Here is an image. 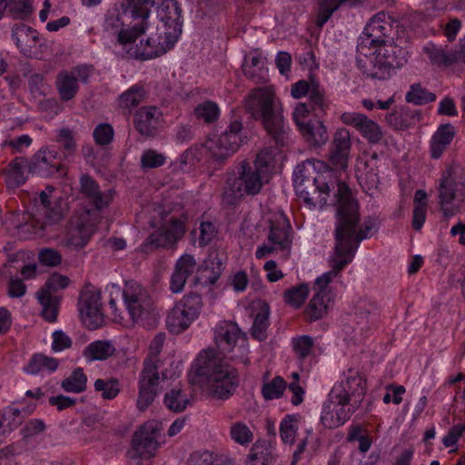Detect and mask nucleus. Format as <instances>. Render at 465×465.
Instances as JSON below:
<instances>
[{
  "mask_svg": "<svg viewBox=\"0 0 465 465\" xmlns=\"http://www.w3.org/2000/svg\"><path fill=\"white\" fill-rule=\"evenodd\" d=\"M330 176L331 171L324 162L307 160L295 167L292 177L295 193L306 204L321 208L336 206V244L330 257L331 270L316 279L317 292H328V284L352 261L360 242L369 238L375 229L371 220L359 223L358 203L345 183H338L331 198L330 184L326 182Z\"/></svg>",
  "mask_w": 465,
  "mask_h": 465,
  "instance_id": "1",
  "label": "nucleus"
},
{
  "mask_svg": "<svg viewBox=\"0 0 465 465\" xmlns=\"http://www.w3.org/2000/svg\"><path fill=\"white\" fill-rule=\"evenodd\" d=\"M193 385L205 390L213 398L228 399L237 386V371L234 368L222 364L213 350L200 351L188 373Z\"/></svg>",
  "mask_w": 465,
  "mask_h": 465,
  "instance_id": "2",
  "label": "nucleus"
},
{
  "mask_svg": "<svg viewBox=\"0 0 465 465\" xmlns=\"http://www.w3.org/2000/svg\"><path fill=\"white\" fill-rule=\"evenodd\" d=\"M81 193L90 200L94 207H83L72 217L65 235V244L73 249L86 245L100 220L99 212L107 207L113 200L112 191L101 193L96 183L89 176L80 179Z\"/></svg>",
  "mask_w": 465,
  "mask_h": 465,
  "instance_id": "3",
  "label": "nucleus"
},
{
  "mask_svg": "<svg viewBox=\"0 0 465 465\" xmlns=\"http://www.w3.org/2000/svg\"><path fill=\"white\" fill-rule=\"evenodd\" d=\"M109 307L114 322L129 326L153 313L151 300L145 289L136 282H127L124 289L116 283L106 286Z\"/></svg>",
  "mask_w": 465,
  "mask_h": 465,
  "instance_id": "4",
  "label": "nucleus"
},
{
  "mask_svg": "<svg viewBox=\"0 0 465 465\" xmlns=\"http://www.w3.org/2000/svg\"><path fill=\"white\" fill-rule=\"evenodd\" d=\"M247 108L262 121L267 134L276 144L289 143V127L282 114V104L271 88L254 89L247 102Z\"/></svg>",
  "mask_w": 465,
  "mask_h": 465,
  "instance_id": "5",
  "label": "nucleus"
},
{
  "mask_svg": "<svg viewBox=\"0 0 465 465\" xmlns=\"http://www.w3.org/2000/svg\"><path fill=\"white\" fill-rule=\"evenodd\" d=\"M164 342V335L159 333L154 336L149 345L148 356L144 360L143 368L139 377V395L137 407L145 410L153 401L158 394L161 384L166 380H173L180 376L182 371L180 364L176 363L172 370H165L159 375L161 361L158 356Z\"/></svg>",
  "mask_w": 465,
  "mask_h": 465,
  "instance_id": "6",
  "label": "nucleus"
},
{
  "mask_svg": "<svg viewBox=\"0 0 465 465\" xmlns=\"http://www.w3.org/2000/svg\"><path fill=\"white\" fill-rule=\"evenodd\" d=\"M283 160L284 156L279 147H265L257 155L253 167L242 163L240 176L232 185L234 198L258 193L262 186V179L281 169Z\"/></svg>",
  "mask_w": 465,
  "mask_h": 465,
  "instance_id": "7",
  "label": "nucleus"
},
{
  "mask_svg": "<svg viewBox=\"0 0 465 465\" xmlns=\"http://www.w3.org/2000/svg\"><path fill=\"white\" fill-rule=\"evenodd\" d=\"M68 204L61 192L47 186L35 200V207L31 213L33 233L42 236V231L47 226L58 223L67 211Z\"/></svg>",
  "mask_w": 465,
  "mask_h": 465,
  "instance_id": "8",
  "label": "nucleus"
},
{
  "mask_svg": "<svg viewBox=\"0 0 465 465\" xmlns=\"http://www.w3.org/2000/svg\"><path fill=\"white\" fill-rule=\"evenodd\" d=\"M439 203L445 217L465 209V176L459 166L449 167L439 181Z\"/></svg>",
  "mask_w": 465,
  "mask_h": 465,
  "instance_id": "9",
  "label": "nucleus"
},
{
  "mask_svg": "<svg viewBox=\"0 0 465 465\" xmlns=\"http://www.w3.org/2000/svg\"><path fill=\"white\" fill-rule=\"evenodd\" d=\"M163 430V422L157 420H147L137 428L132 439L131 465H143L157 455L165 442Z\"/></svg>",
  "mask_w": 465,
  "mask_h": 465,
  "instance_id": "10",
  "label": "nucleus"
},
{
  "mask_svg": "<svg viewBox=\"0 0 465 465\" xmlns=\"http://www.w3.org/2000/svg\"><path fill=\"white\" fill-rule=\"evenodd\" d=\"M214 341L221 354L244 363L247 361V338L237 324L228 321L219 322L214 329Z\"/></svg>",
  "mask_w": 465,
  "mask_h": 465,
  "instance_id": "11",
  "label": "nucleus"
},
{
  "mask_svg": "<svg viewBox=\"0 0 465 465\" xmlns=\"http://www.w3.org/2000/svg\"><path fill=\"white\" fill-rule=\"evenodd\" d=\"M202 310L203 300L200 295L190 293L183 296L167 315L168 330L175 334L184 331L199 318Z\"/></svg>",
  "mask_w": 465,
  "mask_h": 465,
  "instance_id": "12",
  "label": "nucleus"
},
{
  "mask_svg": "<svg viewBox=\"0 0 465 465\" xmlns=\"http://www.w3.org/2000/svg\"><path fill=\"white\" fill-rule=\"evenodd\" d=\"M158 214L160 216L159 227L148 237L143 244L144 249L173 245L185 233L186 215L182 214L180 217H177L175 214H172L170 217H167L162 215L160 211Z\"/></svg>",
  "mask_w": 465,
  "mask_h": 465,
  "instance_id": "13",
  "label": "nucleus"
},
{
  "mask_svg": "<svg viewBox=\"0 0 465 465\" xmlns=\"http://www.w3.org/2000/svg\"><path fill=\"white\" fill-rule=\"evenodd\" d=\"M157 0H128L124 14H129L134 19H140L131 28L122 29L118 32L117 42L121 45L132 44L137 37L143 35L147 28V18L151 9L156 5Z\"/></svg>",
  "mask_w": 465,
  "mask_h": 465,
  "instance_id": "14",
  "label": "nucleus"
},
{
  "mask_svg": "<svg viewBox=\"0 0 465 465\" xmlns=\"http://www.w3.org/2000/svg\"><path fill=\"white\" fill-rule=\"evenodd\" d=\"M376 322V306L361 301L356 308L353 325L344 329L345 341L354 344L363 342L371 335Z\"/></svg>",
  "mask_w": 465,
  "mask_h": 465,
  "instance_id": "15",
  "label": "nucleus"
},
{
  "mask_svg": "<svg viewBox=\"0 0 465 465\" xmlns=\"http://www.w3.org/2000/svg\"><path fill=\"white\" fill-rule=\"evenodd\" d=\"M69 283L68 277L54 273L38 292L37 299L42 306V315L47 322H54L56 321L60 298L55 293L68 287Z\"/></svg>",
  "mask_w": 465,
  "mask_h": 465,
  "instance_id": "16",
  "label": "nucleus"
},
{
  "mask_svg": "<svg viewBox=\"0 0 465 465\" xmlns=\"http://www.w3.org/2000/svg\"><path fill=\"white\" fill-rule=\"evenodd\" d=\"M79 315L82 322L89 329L95 330L104 322L100 292L94 288L85 289L78 302Z\"/></svg>",
  "mask_w": 465,
  "mask_h": 465,
  "instance_id": "17",
  "label": "nucleus"
},
{
  "mask_svg": "<svg viewBox=\"0 0 465 465\" xmlns=\"http://www.w3.org/2000/svg\"><path fill=\"white\" fill-rule=\"evenodd\" d=\"M330 393L334 399L345 400L344 401H349L357 408L365 393V381L357 371L350 370L341 381L333 386Z\"/></svg>",
  "mask_w": 465,
  "mask_h": 465,
  "instance_id": "18",
  "label": "nucleus"
},
{
  "mask_svg": "<svg viewBox=\"0 0 465 465\" xmlns=\"http://www.w3.org/2000/svg\"><path fill=\"white\" fill-rule=\"evenodd\" d=\"M269 223L270 233L269 242L274 244V248L279 252L290 253L292 247V229L288 219L281 211L272 213L267 218Z\"/></svg>",
  "mask_w": 465,
  "mask_h": 465,
  "instance_id": "19",
  "label": "nucleus"
},
{
  "mask_svg": "<svg viewBox=\"0 0 465 465\" xmlns=\"http://www.w3.org/2000/svg\"><path fill=\"white\" fill-rule=\"evenodd\" d=\"M340 398L334 399L332 394H329L328 401L323 404L321 422L327 429H335L342 426L351 417L356 409Z\"/></svg>",
  "mask_w": 465,
  "mask_h": 465,
  "instance_id": "20",
  "label": "nucleus"
},
{
  "mask_svg": "<svg viewBox=\"0 0 465 465\" xmlns=\"http://www.w3.org/2000/svg\"><path fill=\"white\" fill-rule=\"evenodd\" d=\"M167 35H169L168 37L171 39L167 42H156L154 36H150L145 42L141 40L140 45H136L135 46H133L135 40L132 44L123 46L126 49V53L130 57L141 60L153 59L164 54L170 50V45H172L173 40H174L176 32L173 30V32L167 33Z\"/></svg>",
  "mask_w": 465,
  "mask_h": 465,
  "instance_id": "21",
  "label": "nucleus"
},
{
  "mask_svg": "<svg viewBox=\"0 0 465 465\" xmlns=\"http://www.w3.org/2000/svg\"><path fill=\"white\" fill-rule=\"evenodd\" d=\"M378 54L377 63L384 68L391 76L392 69L401 68L408 62V51L394 43V39L379 45L376 50Z\"/></svg>",
  "mask_w": 465,
  "mask_h": 465,
  "instance_id": "22",
  "label": "nucleus"
},
{
  "mask_svg": "<svg viewBox=\"0 0 465 465\" xmlns=\"http://www.w3.org/2000/svg\"><path fill=\"white\" fill-rule=\"evenodd\" d=\"M198 264L191 254H183L176 262L174 271L170 280V289L173 293H180L183 291L186 281L193 276L195 282Z\"/></svg>",
  "mask_w": 465,
  "mask_h": 465,
  "instance_id": "23",
  "label": "nucleus"
},
{
  "mask_svg": "<svg viewBox=\"0 0 465 465\" xmlns=\"http://www.w3.org/2000/svg\"><path fill=\"white\" fill-rule=\"evenodd\" d=\"M56 147H42L34 156L30 171L40 176H47L60 168V158L54 150Z\"/></svg>",
  "mask_w": 465,
  "mask_h": 465,
  "instance_id": "24",
  "label": "nucleus"
},
{
  "mask_svg": "<svg viewBox=\"0 0 465 465\" xmlns=\"http://www.w3.org/2000/svg\"><path fill=\"white\" fill-rule=\"evenodd\" d=\"M369 153H364L357 160L355 173L361 186L369 193L376 189L379 183V177L375 166V154L372 153L369 161Z\"/></svg>",
  "mask_w": 465,
  "mask_h": 465,
  "instance_id": "25",
  "label": "nucleus"
},
{
  "mask_svg": "<svg viewBox=\"0 0 465 465\" xmlns=\"http://www.w3.org/2000/svg\"><path fill=\"white\" fill-rule=\"evenodd\" d=\"M386 15L382 12L378 13L367 24L363 31V35L370 41L371 45H381L385 42L392 40L391 32L392 31L391 24L385 20Z\"/></svg>",
  "mask_w": 465,
  "mask_h": 465,
  "instance_id": "26",
  "label": "nucleus"
},
{
  "mask_svg": "<svg viewBox=\"0 0 465 465\" xmlns=\"http://www.w3.org/2000/svg\"><path fill=\"white\" fill-rule=\"evenodd\" d=\"M223 269V259L219 253L217 252H211L201 264H198L195 283L213 284L219 279Z\"/></svg>",
  "mask_w": 465,
  "mask_h": 465,
  "instance_id": "27",
  "label": "nucleus"
},
{
  "mask_svg": "<svg viewBox=\"0 0 465 465\" xmlns=\"http://www.w3.org/2000/svg\"><path fill=\"white\" fill-rule=\"evenodd\" d=\"M12 37L24 55L31 57L35 54L39 41L36 30L25 25H17L13 27Z\"/></svg>",
  "mask_w": 465,
  "mask_h": 465,
  "instance_id": "28",
  "label": "nucleus"
},
{
  "mask_svg": "<svg viewBox=\"0 0 465 465\" xmlns=\"http://www.w3.org/2000/svg\"><path fill=\"white\" fill-rule=\"evenodd\" d=\"M162 114L154 106L142 107L134 116L136 130L143 136H153Z\"/></svg>",
  "mask_w": 465,
  "mask_h": 465,
  "instance_id": "29",
  "label": "nucleus"
},
{
  "mask_svg": "<svg viewBox=\"0 0 465 465\" xmlns=\"http://www.w3.org/2000/svg\"><path fill=\"white\" fill-rule=\"evenodd\" d=\"M362 0H317L315 25L322 28L341 5H355Z\"/></svg>",
  "mask_w": 465,
  "mask_h": 465,
  "instance_id": "30",
  "label": "nucleus"
},
{
  "mask_svg": "<svg viewBox=\"0 0 465 465\" xmlns=\"http://www.w3.org/2000/svg\"><path fill=\"white\" fill-rule=\"evenodd\" d=\"M157 15L163 22V26L177 25L182 28V10L176 0H157Z\"/></svg>",
  "mask_w": 465,
  "mask_h": 465,
  "instance_id": "31",
  "label": "nucleus"
},
{
  "mask_svg": "<svg viewBox=\"0 0 465 465\" xmlns=\"http://www.w3.org/2000/svg\"><path fill=\"white\" fill-rule=\"evenodd\" d=\"M29 163L23 158L15 159L9 166L5 174V183L8 188H16L23 184L30 173Z\"/></svg>",
  "mask_w": 465,
  "mask_h": 465,
  "instance_id": "32",
  "label": "nucleus"
},
{
  "mask_svg": "<svg viewBox=\"0 0 465 465\" xmlns=\"http://www.w3.org/2000/svg\"><path fill=\"white\" fill-rule=\"evenodd\" d=\"M331 297L329 292H317L308 303L305 314L311 321H317L327 315Z\"/></svg>",
  "mask_w": 465,
  "mask_h": 465,
  "instance_id": "33",
  "label": "nucleus"
},
{
  "mask_svg": "<svg viewBox=\"0 0 465 465\" xmlns=\"http://www.w3.org/2000/svg\"><path fill=\"white\" fill-rule=\"evenodd\" d=\"M387 124L395 130H406L420 120L417 111L403 107L400 111L388 114L385 117Z\"/></svg>",
  "mask_w": 465,
  "mask_h": 465,
  "instance_id": "34",
  "label": "nucleus"
},
{
  "mask_svg": "<svg viewBox=\"0 0 465 465\" xmlns=\"http://www.w3.org/2000/svg\"><path fill=\"white\" fill-rule=\"evenodd\" d=\"M55 84L61 100L64 102L72 100L79 90L76 78L67 70L58 73Z\"/></svg>",
  "mask_w": 465,
  "mask_h": 465,
  "instance_id": "35",
  "label": "nucleus"
},
{
  "mask_svg": "<svg viewBox=\"0 0 465 465\" xmlns=\"http://www.w3.org/2000/svg\"><path fill=\"white\" fill-rule=\"evenodd\" d=\"M255 309L257 312L255 313L254 321L252 326V335L259 341H263L267 337L270 307L266 302H259Z\"/></svg>",
  "mask_w": 465,
  "mask_h": 465,
  "instance_id": "36",
  "label": "nucleus"
},
{
  "mask_svg": "<svg viewBox=\"0 0 465 465\" xmlns=\"http://www.w3.org/2000/svg\"><path fill=\"white\" fill-rule=\"evenodd\" d=\"M428 212V193L422 190H417L413 196V212L411 225L414 230L420 231L425 223Z\"/></svg>",
  "mask_w": 465,
  "mask_h": 465,
  "instance_id": "37",
  "label": "nucleus"
},
{
  "mask_svg": "<svg viewBox=\"0 0 465 465\" xmlns=\"http://www.w3.org/2000/svg\"><path fill=\"white\" fill-rule=\"evenodd\" d=\"M146 98V91L142 85L134 84L128 90L119 95L117 99L118 106L126 113L137 107Z\"/></svg>",
  "mask_w": 465,
  "mask_h": 465,
  "instance_id": "38",
  "label": "nucleus"
},
{
  "mask_svg": "<svg viewBox=\"0 0 465 465\" xmlns=\"http://www.w3.org/2000/svg\"><path fill=\"white\" fill-rule=\"evenodd\" d=\"M115 348L109 341H95L91 342L84 351L83 355L88 362L104 361L112 356Z\"/></svg>",
  "mask_w": 465,
  "mask_h": 465,
  "instance_id": "39",
  "label": "nucleus"
},
{
  "mask_svg": "<svg viewBox=\"0 0 465 465\" xmlns=\"http://www.w3.org/2000/svg\"><path fill=\"white\" fill-rule=\"evenodd\" d=\"M58 367V361L54 358H51L43 354L34 355L24 371L28 374H38L43 371L52 372Z\"/></svg>",
  "mask_w": 465,
  "mask_h": 465,
  "instance_id": "40",
  "label": "nucleus"
},
{
  "mask_svg": "<svg viewBox=\"0 0 465 465\" xmlns=\"http://www.w3.org/2000/svg\"><path fill=\"white\" fill-rule=\"evenodd\" d=\"M300 417L295 414L286 415L280 423V437L283 444L292 446L299 430Z\"/></svg>",
  "mask_w": 465,
  "mask_h": 465,
  "instance_id": "41",
  "label": "nucleus"
},
{
  "mask_svg": "<svg viewBox=\"0 0 465 465\" xmlns=\"http://www.w3.org/2000/svg\"><path fill=\"white\" fill-rule=\"evenodd\" d=\"M377 59L378 54L375 52L373 57H358L357 64L361 72L367 76L373 79L385 80L389 78V74L379 65Z\"/></svg>",
  "mask_w": 465,
  "mask_h": 465,
  "instance_id": "42",
  "label": "nucleus"
},
{
  "mask_svg": "<svg viewBox=\"0 0 465 465\" xmlns=\"http://www.w3.org/2000/svg\"><path fill=\"white\" fill-rule=\"evenodd\" d=\"M300 132L306 142L312 143V145H323L329 139L327 129L322 122L310 123L306 126L302 127Z\"/></svg>",
  "mask_w": 465,
  "mask_h": 465,
  "instance_id": "43",
  "label": "nucleus"
},
{
  "mask_svg": "<svg viewBox=\"0 0 465 465\" xmlns=\"http://www.w3.org/2000/svg\"><path fill=\"white\" fill-rule=\"evenodd\" d=\"M163 401L165 406L174 412L184 411L191 402L189 397L183 392L180 385L169 391L165 394Z\"/></svg>",
  "mask_w": 465,
  "mask_h": 465,
  "instance_id": "44",
  "label": "nucleus"
},
{
  "mask_svg": "<svg viewBox=\"0 0 465 465\" xmlns=\"http://www.w3.org/2000/svg\"><path fill=\"white\" fill-rule=\"evenodd\" d=\"M242 124L239 121L231 123L229 128L220 136L217 145H241L247 143V136H242Z\"/></svg>",
  "mask_w": 465,
  "mask_h": 465,
  "instance_id": "45",
  "label": "nucleus"
},
{
  "mask_svg": "<svg viewBox=\"0 0 465 465\" xmlns=\"http://www.w3.org/2000/svg\"><path fill=\"white\" fill-rule=\"evenodd\" d=\"M423 51L428 54L430 62L439 66H450L455 64V58L451 55V51L447 52L441 47L433 44L424 46Z\"/></svg>",
  "mask_w": 465,
  "mask_h": 465,
  "instance_id": "46",
  "label": "nucleus"
},
{
  "mask_svg": "<svg viewBox=\"0 0 465 465\" xmlns=\"http://www.w3.org/2000/svg\"><path fill=\"white\" fill-rule=\"evenodd\" d=\"M220 113L218 104L211 100L199 104L194 109L195 117L203 119L206 124L215 123L220 117Z\"/></svg>",
  "mask_w": 465,
  "mask_h": 465,
  "instance_id": "47",
  "label": "nucleus"
},
{
  "mask_svg": "<svg viewBox=\"0 0 465 465\" xmlns=\"http://www.w3.org/2000/svg\"><path fill=\"white\" fill-rule=\"evenodd\" d=\"M87 378L83 370L78 368L62 381V388L67 392L79 393L85 390Z\"/></svg>",
  "mask_w": 465,
  "mask_h": 465,
  "instance_id": "48",
  "label": "nucleus"
},
{
  "mask_svg": "<svg viewBox=\"0 0 465 465\" xmlns=\"http://www.w3.org/2000/svg\"><path fill=\"white\" fill-rule=\"evenodd\" d=\"M309 295V286L306 283H302L298 286L292 287V289L284 292L285 302L293 307L300 308L305 302Z\"/></svg>",
  "mask_w": 465,
  "mask_h": 465,
  "instance_id": "49",
  "label": "nucleus"
},
{
  "mask_svg": "<svg viewBox=\"0 0 465 465\" xmlns=\"http://www.w3.org/2000/svg\"><path fill=\"white\" fill-rule=\"evenodd\" d=\"M405 98L408 103L421 105L435 101L436 95L422 88L420 84H414L411 85V90L406 94Z\"/></svg>",
  "mask_w": 465,
  "mask_h": 465,
  "instance_id": "50",
  "label": "nucleus"
},
{
  "mask_svg": "<svg viewBox=\"0 0 465 465\" xmlns=\"http://www.w3.org/2000/svg\"><path fill=\"white\" fill-rule=\"evenodd\" d=\"M5 10L15 19H25L33 13L29 0H7Z\"/></svg>",
  "mask_w": 465,
  "mask_h": 465,
  "instance_id": "51",
  "label": "nucleus"
},
{
  "mask_svg": "<svg viewBox=\"0 0 465 465\" xmlns=\"http://www.w3.org/2000/svg\"><path fill=\"white\" fill-rule=\"evenodd\" d=\"M307 94L309 95L308 104L310 105L311 110L316 114L323 113L327 106L323 89H322L318 84L312 83L311 89Z\"/></svg>",
  "mask_w": 465,
  "mask_h": 465,
  "instance_id": "52",
  "label": "nucleus"
},
{
  "mask_svg": "<svg viewBox=\"0 0 465 465\" xmlns=\"http://www.w3.org/2000/svg\"><path fill=\"white\" fill-rule=\"evenodd\" d=\"M230 436L234 442L241 446L249 445L253 438L249 427L242 422H236L231 426Z\"/></svg>",
  "mask_w": 465,
  "mask_h": 465,
  "instance_id": "53",
  "label": "nucleus"
},
{
  "mask_svg": "<svg viewBox=\"0 0 465 465\" xmlns=\"http://www.w3.org/2000/svg\"><path fill=\"white\" fill-rule=\"evenodd\" d=\"M286 383L281 377H275L262 386V396L266 400L280 398L285 391Z\"/></svg>",
  "mask_w": 465,
  "mask_h": 465,
  "instance_id": "54",
  "label": "nucleus"
},
{
  "mask_svg": "<svg viewBox=\"0 0 465 465\" xmlns=\"http://www.w3.org/2000/svg\"><path fill=\"white\" fill-rule=\"evenodd\" d=\"M359 131L371 143H379L383 136L381 127L367 116Z\"/></svg>",
  "mask_w": 465,
  "mask_h": 465,
  "instance_id": "55",
  "label": "nucleus"
},
{
  "mask_svg": "<svg viewBox=\"0 0 465 465\" xmlns=\"http://www.w3.org/2000/svg\"><path fill=\"white\" fill-rule=\"evenodd\" d=\"M292 345L295 355L299 359H307L312 354L313 341L311 337L303 335L292 339Z\"/></svg>",
  "mask_w": 465,
  "mask_h": 465,
  "instance_id": "56",
  "label": "nucleus"
},
{
  "mask_svg": "<svg viewBox=\"0 0 465 465\" xmlns=\"http://www.w3.org/2000/svg\"><path fill=\"white\" fill-rule=\"evenodd\" d=\"M465 432V424L452 426L448 433L442 438V443L446 448H451L450 452L457 450V443Z\"/></svg>",
  "mask_w": 465,
  "mask_h": 465,
  "instance_id": "57",
  "label": "nucleus"
},
{
  "mask_svg": "<svg viewBox=\"0 0 465 465\" xmlns=\"http://www.w3.org/2000/svg\"><path fill=\"white\" fill-rule=\"evenodd\" d=\"M94 388L102 393L103 398L112 400L119 393L118 382L115 380L98 379L94 382Z\"/></svg>",
  "mask_w": 465,
  "mask_h": 465,
  "instance_id": "58",
  "label": "nucleus"
},
{
  "mask_svg": "<svg viewBox=\"0 0 465 465\" xmlns=\"http://www.w3.org/2000/svg\"><path fill=\"white\" fill-rule=\"evenodd\" d=\"M114 129L109 124H98L93 133L95 143L98 145H108L114 138Z\"/></svg>",
  "mask_w": 465,
  "mask_h": 465,
  "instance_id": "59",
  "label": "nucleus"
},
{
  "mask_svg": "<svg viewBox=\"0 0 465 465\" xmlns=\"http://www.w3.org/2000/svg\"><path fill=\"white\" fill-rule=\"evenodd\" d=\"M218 455L209 450L194 451L188 459V465H214Z\"/></svg>",
  "mask_w": 465,
  "mask_h": 465,
  "instance_id": "60",
  "label": "nucleus"
},
{
  "mask_svg": "<svg viewBox=\"0 0 465 465\" xmlns=\"http://www.w3.org/2000/svg\"><path fill=\"white\" fill-rule=\"evenodd\" d=\"M455 135L454 127L450 124L440 125L432 137L433 145H449Z\"/></svg>",
  "mask_w": 465,
  "mask_h": 465,
  "instance_id": "61",
  "label": "nucleus"
},
{
  "mask_svg": "<svg viewBox=\"0 0 465 465\" xmlns=\"http://www.w3.org/2000/svg\"><path fill=\"white\" fill-rule=\"evenodd\" d=\"M165 158L163 154L153 150H147L142 156L141 163L143 168H155L164 163Z\"/></svg>",
  "mask_w": 465,
  "mask_h": 465,
  "instance_id": "62",
  "label": "nucleus"
},
{
  "mask_svg": "<svg viewBox=\"0 0 465 465\" xmlns=\"http://www.w3.org/2000/svg\"><path fill=\"white\" fill-rule=\"evenodd\" d=\"M52 350L54 352H61L72 345L70 337L63 331H54L52 334Z\"/></svg>",
  "mask_w": 465,
  "mask_h": 465,
  "instance_id": "63",
  "label": "nucleus"
},
{
  "mask_svg": "<svg viewBox=\"0 0 465 465\" xmlns=\"http://www.w3.org/2000/svg\"><path fill=\"white\" fill-rule=\"evenodd\" d=\"M386 391L387 392L383 397L384 403L392 402L396 405L401 402L402 396L406 391L405 388L401 385H389Z\"/></svg>",
  "mask_w": 465,
  "mask_h": 465,
  "instance_id": "64",
  "label": "nucleus"
}]
</instances>
